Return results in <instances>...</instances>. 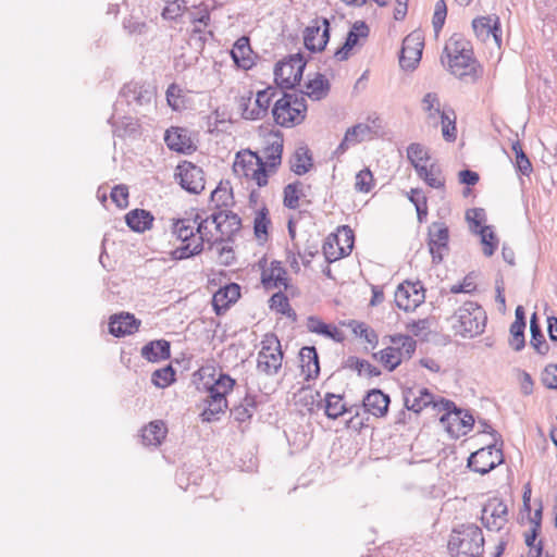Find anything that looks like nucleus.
Segmentation results:
<instances>
[{
    "instance_id": "obj_51",
    "label": "nucleus",
    "mask_w": 557,
    "mask_h": 557,
    "mask_svg": "<svg viewBox=\"0 0 557 557\" xmlns=\"http://www.w3.org/2000/svg\"><path fill=\"white\" fill-rule=\"evenodd\" d=\"M451 114L453 119L447 114L446 111H443V113L440 114L442 124V135L444 139L448 143H453L457 138L455 112L451 111Z\"/></svg>"
},
{
    "instance_id": "obj_20",
    "label": "nucleus",
    "mask_w": 557,
    "mask_h": 557,
    "mask_svg": "<svg viewBox=\"0 0 557 557\" xmlns=\"http://www.w3.org/2000/svg\"><path fill=\"white\" fill-rule=\"evenodd\" d=\"M211 222L215 225V230L224 235H232L239 231L242 226L240 218L232 211H219L211 214Z\"/></svg>"
},
{
    "instance_id": "obj_10",
    "label": "nucleus",
    "mask_w": 557,
    "mask_h": 557,
    "mask_svg": "<svg viewBox=\"0 0 557 557\" xmlns=\"http://www.w3.org/2000/svg\"><path fill=\"white\" fill-rule=\"evenodd\" d=\"M449 230L444 222H433L428 227V247L433 263H441L449 251Z\"/></svg>"
},
{
    "instance_id": "obj_3",
    "label": "nucleus",
    "mask_w": 557,
    "mask_h": 557,
    "mask_svg": "<svg viewBox=\"0 0 557 557\" xmlns=\"http://www.w3.org/2000/svg\"><path fill=\"white\" fill-rule=\"evenodd\" d=\"M307 103L304 94L283 92L272 109L275 123L282 127H293L300 124L306 117Z\"/></svg>"
},
{
    "instance_id": "obj_12",
    "label": "nucleus",
    "mask_w": 557,
    "mask_h": 557,
    "mask_svg": "<svg viewBox=\"0 0 557 557\" xmlns=\"http://www.w3.org/2000/svg\"><path fill=\"white\" fill-rule=\"evenodd\" d=\"M424 37L421 32L414 30L403 40L399 64L403 69L412 71L417 67L422 57Z\"/></svg>"
},
{
    "instance_id": "obj_55",
    "label": "nucleus",
    "mask_w": 557,
    "mask_h": 557,
    "mask_svg": "<svg viewBox=\"0 0 557 557\" xmlns=\"http://www.w3.org/2000/svg\"><path fill=\"white\" fill-rule=\"evenodd\" d=\"M481 240L483 244V252L485 256L490 257L494 253L495 249L498 245V239L496 238L494 232L491 226H482L480 230Z\"/></svg>"
},
{
    "instance_id": "obj_5",
    "label": "nucleus",
    "mask_w": 557,
    "mask_h": 557,
    "mask_svg": "<svg viewBox=\"0 0 557 557\" xmlns=\"http://www.w3.org/2000/svg\"><path fill=\"white\" fill-rule=\"evenodd\" d=\"M283 351L281 342L273 333L264 335L258 354L257 368L267 375H274L282 367Z\"/></svg>"
},
{
    "instance_id": "obj_42",
    "label": "nucleus",
    "mask_w": 557,
    "mask_h": 557,
    "mask_svg": "<svg viewBox=\"0 0 557 557\" xmlns=\"http://www.w3.org/2000/svg\"><path fill=\"white\" fill-rule=\"evenodd\" d=\"M306 95L315 100L322 99L330 89V83L322 74H317L315 78L306 84Z\"/></svg>"
},
{
    "instance_id": "obj_33",
    "label": "nucleus",
    "mask_w": 557,
    "mask_h": 557,
    "mask_svg": "<svg viewBox=\"0 0 557 557\" xmlns=\"http://www.w3.org/2000/svg\"><path fill=\"white\" fill-rule=\"evenodd\" d=\"M313 166L312 154L307 147H298L290 159V170L297 175H304Z\"/></svg>"
},
{
    "instance_id": "obj_47",
    "label": "nucleus",
    "mask_w": 557,
    "mask_h": 557,
    "mask_svg": "<svg viewBox=\"0 0 557 557\" xmlns=\"http://www.w3.org/2000/svg\"><path fill=\"white\" fill-rule=\"evenodd\" d=\"M214 9L213 5L202 1L196 5H193L190 14V22L193 24H201L205 27L211 23V11Z\"/></svg>"
},
{
    "instance_id": "obj_54",
    "label": "nucleus",
    "mask_w": 557,
    "mask_h": 557,
    "mask_svg": "<svg viewBox=\"0 0 557 557\" xmlns=\"http://www.w3.org/2000/svg\"><path fill=\"white\" fill-rule=\"evenodd\" d=\"M227 408V403L207 400V407L200 413L203 422H212L219 419V416Z\"/></svg>"
},
{
    "instance_id": "obj_9",
    "label": "nucleus",
    "mask_w": 557,
    "mask_h": 557,
    "mask_svg": "<svg viewBox=\"0 0 557 557\" xmlns=\"http://www.w3.org/2000/svg\"><path fill=\"white\" fill-rule=\"evenodd\" d=\"M502 448H496V443L472 453L468 459V467L480 474H486L503 463Z\"/></svg>"
},
{
    "instance_id": "obj_48",
    "label": "nucleus",
    "mask_w": 557,
    "mask_h": 557,
    "mask_svg": "<svg viewBox=\"0 0 557 557\" xmlns=\"http://www.w3.org/2000/svg\"><path fill=\"white\" fill-rule=\"evenodd\" d=\"M391 342L398 348L401 360L410 359L417 348L416 341L409 335H395L391 337Z\"/></svg>"
},
{
    "instance_id": "obj_7",
    "label": "nucleus",
    "mask_w": 557,
    "mask_h": 557,
    "mask_svg": "<svg viewBox=\"0 0 557 557\" xmlns=\"http://www.w3.org/2000/svg\"><path fill=\"white\" fill-rule=\"evenodd\" d=\"M441 405L446 411L441 417V423L446 428L447 432L459 437L466 435L474 424V418L468 411L456 407L455 403L442 399Z\"/></svg>"
},
{
    "instance_id": "obj_62",
    "label": "nucleus",
    "mask_w": 557,
    "mask_h": 557,
    "mask_svg": "<svg viewBox=\"0 0 557 557\" xmlns=\"http://www.w3.org/2000/svg\"><path fill=\"white\" fill-rule=\"evenodd\" d=\"M211 201L215 203L216 207H227L230 205V201L233 199L232 190L218 186L212 193H211Z\"/></svg>"
},
{
    "instance_id": "obj_52",
    "label": "nucleus",
    "mask_w": 557,
    "mask_h": 557,
    "mask_svg": "<svg viewBox=\"0 0 557 557\" xmlns=\"http://www.w3.org/2000/svg\"><path fill=\"white\" fill-rule=\"evenodd\" d=\"M270 224L271 221L268 216V209L263 208L258 211L253 222V230L257 239L265 240L268 238V228Z\"/></svg>"
},
{
    "instance_id": "obj_30",
    "label": "nucleus",
    "mask_w": 557,
    "mask_h": 557,
    "mask_svg": "<svg viewBox=\"0 0 557 557\" xmlns=\"http://www.w3.org/2000/svg\"><path fill=\"white\" fill-rule=\"evenodd\" d=\"M447 64L451 73L456 76L476 75L475 60L473 53L459 55L458 59H447Z\"/></svg>"
},
{
    "instance_id": "obj_44",
    "label": "nucleus",
    "mask_w": 557,
    "mask_h": 557,
    "mask_svg": "<svg viewBox=\"0 0 557 557\" xmlns=\"http://www.w3.org/2000/svg\"><path fill=\"white\" fill-rule=\"evenodd\" d=\"M307 329L311 333H317L333 339H336V336L339 334L336 326H331L324 323L315 315H310L307 319Z\"/></svg>"
},
{
    "instance_id": "obj_31",
    "label": "nucleus",
    "mask_w": 557,
    "mask_h": 557,
    "mask_svg": "<svg viewBox=\"0 0 557 557\" xmlns=\"http://www.w3.org/2000/svg\"><path fill=\"white\" fill-rule=\"evenodd\" d=\"M468 53H473L471 44L460 34H454L444 48V54L447 59H458L459 55Z\"/></svg>"
},
{
    "instance_id": "obj_34",
    "label": "nucleus",
    "mask_w": 557,
    "mask_h": 557,
    "mask_svg": "<svg viewBox=\"0 0 557 557\" xmlns=\"http://www.w3.org/2000/svg\"><path fill=\"white\" fill-rule=\"evenodd\" d=\"M172 233L182 243L194 242V238H197L194 215L175 220L172 224Z\"/></svg>"
},
{
    "instance_id": "obj_14",
    "label": "nucleus",
    "mask_w": 557,
    "mask_h": 557,
    "mask_svg": "<svg viewBox=\"0 0 557 557\" xmlns=\"http://www.w3.org/2000/svg\"><path fill=\"white\" fill-rule=\"evenodd\" d=\"M176 177L183 189L190 194H200L205 189V173L191 162L184 161L177 166Z\"/></svg>"
},
{
    "instance_id": "obj_32",
    "label": "nucleus",
    "mask_w": 557,
    "mask_h": 557,
    "mask_svg": "<svg viewBox=\"0 0 557 557\" xmlns=\"http://www.w3.org/2000/svg\"><path fill=\"white\" fill-rule=\"evenodd\" d=\"M211 221V215L208 218H202L198 212L194 214V223L196 231V240L201 242L202 247L208 244L209 249H211L218 242V238H213L212 232L208 227V223ZM222 240V238H220Z\"/></svg>"
},
{
    "instance_id": "obj_58",
    "label": "nucleus",
    "mask_w": 557,
    "mask_h": 557,
    "mask_svg": "<svg viewBox=\"0 0 557 557\" xmlns=\"http://www.w3.org/2000/svg\"><path fill=\"white\" fill-rule=\"evenodd\" d=\"M524 329V324L512 323L510 325L509 345L516 351H520L525 346Z\"/></svg>"
},
{
    "instance_id": "obj_26",
    "label": "nucleus",
    "mask_w": 557,
    "mask_h": 557,
    "mask_svg": "<svg viewBox=\"0 0 557 557\" xmlns=\"http://www.w3.org/2000/svg\"><path fill=\"white\" fill-rule=\"evenodd\" d=\"M283 140L276 138L269 143L261 151L260 159H263L264 170H275L282 162Z\"/></svg>"
},
{
    "instance_id": "obj_18",
    "label": "nucleus",
    "mask_w": 557,
    "mask_h": 557,
    "mask_svg": "<svg viewBox=\"0 0 557 557\" xmlns=\"http://www.w3.org/2000/svg\"><path fill=\"white\" fill-rule=\"evenodd\" d=\"M164 141L171 150L181 153H190L196 149L188 135V131L183 127L168 129L164 135Z\"/></svg>"
},
{
    "instance_id": "obj_25",
    "label": "nucleus",
    "mask_w": 557,
    "mask_h": 557,
    "mask_svg": "<svg viewBox=\"0 0 557 557\" xmlns=\"http://www.w3.org/2000/svg\"><path fill=\"white\" fill-rule=\"evenodd\" d=\"M168 429L162 420L151 421L141 431L143 443L147 446H159L165 438Z\"/></svg>"
},
{
    "instance_id": "obj_22",
    "label": "nucleus",
    "mask_w": 557,
    "mask_h": 557,
    "mask_svg": "<svg viewBox=\"0 0 557 557\" xmlns=\"http://www.w3.org/2000/svg\"><path fill=\"white\" fill-rule=\"evenodd\" d=\"M287 272L280 261H272L269 271H263L261 282L265 288L288 287Z\"/></svg>"
},
{
    "instance_id": "obj_23",
    "label": "nucleus",
    "mask_w": 557,
    "mask_h": 557,
    "mask_svg": "<svg viewBox=\"0 0 557 557\" xmlns=\"http://www.w3.org/2000/svg\"><path fill=\"white\" fill-rule=\"evenodd\" d=\"M251 54L252 50L250 48L249 39L245 36L238 38L231 50L234 63L244 70H248L253 65Z\"/></svg>"
},
{
    "instance_id": "obj_38",
    "label": "nucleus",
    "mask_w": 557,
    "mask_h": 557,
    "mask_svg": "<svg viewBox=\"0 0 557 557\" xmlns=\"http://www.w3.org/2000/svg\"><path fill=\"white\" fill-rule=\"evenodd\" d=\"M270 309L287 317L293 321L297 320V313L290 307L289 300L283 292H277L272 295V297L270 298Z\"/></svg>"
},
{
    "instance_id": "obj_8",
    "label": "nucleus",
    "mask_w": 557,
    "mask_h": 557,
    "mask_svg": "<svg viewBox=\"0 0 557 557\" xmlns=\"http://www.w3.org/2000/svg\"><path fill=\"white\" fill-rule=\"evenodd\" d=\"M234 171L238 175L252 178L259 187L268 184V172L264 170L263 159H260L258 152L237 153Z\"/></svg>"
},
{
    "instance_id": "obj_46",
    "label": "nucleus",
    "mask_w": 557,
    "mask_h": 557,
    "mask_svg": "<svg viewBox=\"0 0 557 557\" xmlns=\"http://www.w3.org/2000/svg\"><path fill=\"white\" fill-rule=\"evenodd\" d=\"M408 199L413 203L417 211L418 221L424 222L428 216V199L422 189L412 188L407 193Z\"/></svg>"
},
{
    "instance_id": "obj_64",
    "label": "nucleus",
    "mask_w": 557,
    "mask_h": 557,
    "mask_svg": "<svg viewBox=\"0 0 557 557\" xmlns=\"http://www.w3.org/2000/svg\"><path fill=\"white\" fill-rule=\"evenodd\" d=\"M542 383L550 389L557 388V364H548L542 373Z\"/></svg>"
},
{
    "instance_id": "obj_49",
    "label": "nucleus",
    "mask_w": 557,
    "mask_h": 557,
    "mask_svg": "<svg viewBox=\"0 0 557 557\" xmlns=\"http://www.w3.org/2000/svg\"><path fill=\"white\" fill-rule=\"evenodd\" d=\"M302 186L301 182L287 184L284 187V199L283 203L288 209H297L299 207V199L305 196L302 190L299 188Z\"/></svg>"
},
{
    "instance_id": "obj_39",
    "label": "nucleus",
    "mask_w": 557,
    "mask_h": 557,
    "mask_svg": "<svg viewBox=\"0 0 557 557\" xmlns=\"http://www.w3.org/2000/svg\"><path fill=\"white\" fill-rule=\"evenodd\" d=\"M344 368L354 370L359 375L366 372L369 377L381 375V370L377 367L356 356H349L344 362Z\"/></svg>"
},
{
    "instance_id": "obj_40",
    "label": "nucleus",
    "mask_w": 557,
    "mask_h": 557,
    "mask_svg": "<svg viewBox=\"0 0 557 557\" xmlns=\"http://www.w3.org/2000/svg\"><path fill=\"white\" fill-rule=\"evenodd\" d=\"M373 357L377 359L388 371H394L400 363V352L397 347L389 346L379 352L373 354Z\"/></svg>"
},
{
    "instance_id": "obj_50",
    "label": "nucleus",
    "mask_w": 557,
    "mask_h": 557,
    "mask_svg": "<svg viewBox=\"0 0 557 557\" xmlns=\"http://www.w3.org/2000/svg\"><path fill=\"white\" fill-rule=\"evenodd\" d=\"M512 151L516 156L515 165L517 170L522 174L529 176L533 171L532 163L525 152L522 149V146L519 140L512 143L511 146Z\"/></svg>"
},
{
    "instance_id": "obj_36",
    "label": "nucleus",
    "mask_w": 557,
    "mask_h": 557,
    "mask_svg": "<svg viewBox=\"0 0 557 557\" xmlns=\"http://www.w3.org/2000/svg\"><path fill=\"white\" fill-rule=\"evenodd\" d=\"M530 332H531V346L540 354L545 355L548 351V344L542 333L541 325L536 313H533L530 319Z\"/></svg>"
},
{
    "instance_id": "obj_43",
    "label": "nucleus",
    "mask_w": 557,
    "mask_h": 557,
    "mask_svg": "<svg viewBox=\"0 0 557 557\" xmlns=\"http://www.w3.org/2000/svg\"><path fill=\"white\" fill-rule=\"evenodd\" d=\"M276 95L277 88L275 87H268L257 92L255 108L259 114V120L263 119L268 114L270 104Z\"/></svg>"
},
{
    "instance_id": "obj_6",
    "label": "nucleus",
    "mask_w": 557,
    "mask_h": 557,
    "mask_svg": "<svg viewBox=\"0 0 557 557\" xmlns=\"http://www.w3.org/2000/svg\"><path fill=\"white\" fill-rule=\"evenodd\" d=\"M355 235L349 226H341L337 234H331L323 243L322 251L329 263L335 262L351 253Z\"/></svg>"
},
{
    "instance_id": "obj_29",
    "label": "nucleus",
    "mask_w": 557,
    "mask_h": 557,
    "mask_svg": "<svg viewBox=\"0 0 557 557\" xmlns=\"http://www.w3.org/2000/svg\"><path fill=\"white\" fill-rule=\"evenodd\" d=\"M507 505L500 498L493 497L484 504L481 510V522L496 521L497 519L507 521Z\"/></svg>"
},
{
    "instance_id": "obj_21",
    "label": "nucleus",
    "mask_w": 557,
    "mask_h": 557,
    "mask_svg": "<svg viewBox=\"0 0 557 557\" xmlns=\"http://www.w3.org/2000/svg\"><path fill=\"white\" fill-rule=\"evenodd\" d=\"M301 372L306 380L315 379L320 373L318 351L314 346H305L299 351Z\"/></svg>"
},
{
    "instance_id": "obj_15",
    "label": "nucleus",
    "mask_w": 557,
    "mask_h": 557,
    "mask_svg": "<svg viewBox=\"0 0 557 557\" xmlns=\"http://www.w3.org/2000/svg\"><path fill=\"white\" fill-rule=\"evenodd\" d=\"M141 322L129 312L113 314L109 320V332L115 337H123L138 331Z\"/></svg>"
},
{
    "instance_id": "obj_4",
    "label": "nucleus",
    "mask_w": 557,
    "mask_h": 557,
    "mask_svg": "<svg viewBox=\"0 0 557 557\" xmlns=\"http://www.w3.org/2000/svg\"><path fill=\"white\" fill-rule=\"evenodd\" d=\"M306 60L301 53L289 55L274 67V79L278 88L293 89L302 78Z\"/></svg>"
},
{
    "instance_id": "obj_53",
    "label": "nucleus",
    "mask_w": 557,
    "mask_h": 557,
    "mask_svg": "<svg viewBox=\"0 0 557 557\" xmlns=\"http://www.w3.org/2000/svg\"><path fill=\"white\" fill-rule=\"evenodd\" d=\"M369 36V27L363 21H357L354 23L351 29L348 32L346 37V46L355 47L360 38H367Z\"/></svg>"
},
{
    "instance_id": "obj_28",
    "label": "nucleus",
    "mask_w": 557,
    "mask_h": 557,
    "mask_svg": "<svg viewBox=\"0 0 557 557\" xmlns=\"http://www.w3.org/2000/svg\"><path fill=\"white\" fill-rule=\"evenodd\" d=\"M418 176L423 180L430 187L435 189H444L445 177L442 174L441 168L432 163L426 165H416Z\"/></svg>"
},
{
    "instance_id": "obj_24",
    "label": "nucleus",
    "mask_w": 557,
    "mask_h": 557,
    "mask_svg": "<svg viewBox=\"0 0 557 557\" xmlns=\"http://www.w3.org/2000/svg\"><path fill=\"white\" fill-rule=\"evenodd\" d=\"M171 345L165 339L151 341L141 348V356L150 361L158 362L170 358Z\"/></svg>"
},
{
    "instance_id": "obj_2",
    "label": "nucleus",
    "mask_w": 557,
    "mask_h": 557,
    "mask_svg": "<svg viewBox=\"0 0 557 557\" xmlns=\"http://www.w3.org/2000/svg\"><path fill=\"white\" fill-rule=\"evenodd\" d=\"M451 320L456 334L471 338L484 332L487 317L478 302L466 301L456 310Z\"/></svg>"
},
{
    "instance_id": "obj_11",
    "label": "nucleus",
    "mask_w": 557,
    "mask_h": 557,
    "mask_svg": "<svg viewBox=\"0 0 557 557\" xmlns=\"http://www.w3.org/2000/svg\"><path fill=\"white\" fill-rule=\"evenodd\" d=\"M425 290L420 281L404 282L399 284L395 290V304L399 309L405 311H413L417 307L424 302Z\"/></svg>"
},
{
    "instance_id": "obj_41",
    "label": "nucleus",
    "mask_w": 557,
    "mask_h": 557,
    "mask_svg": "<svg viewBox=\"0 0 557 557\" xmlns=\"http://www.w3.org/2000/svg\"><path fill=\"white\" fill-rule=\"evenodd\" d=\"M256 406V397L252 395H246L243 401L235 406L231 411L236 421L245 422L252 417Z\"/></svg>"
},
{
    "instance_id": "obj_63",
    "label": "nucleus",
    "mask_w": 557,
    "mask_h": 557,
    "mask_svg": "<svg viewBox=\"0 0 557 557\" xmlns=\"http://www.w3.org/2000/svg\"><path fill=\"white\" fill-rule=\"evenodd\" d=\"M112 201L121 209L128 206V188L126 185H116L111 190Z\"/></svg>"
},
{
    "instance_id": "obj_56",
    "label": "nucleus",
    "mask_w": 557,
    "mask_h": 557,
    "mask_svg": "<svg viewBox=\"0 0 557 557\" xmlns=\"http://www.w3.org/2000/svg\"><path fill=\"white\" fill-rule=\"evenodd\" d=\"M151 381L158 387H166L175 381V371L171 366L158 369L152 373Z\"/></svg>"
},
{
    "instance_id": "obj_17",
    "label": "nucleus",
    "mask_w": 557,
    "mask_h": 557,
    "mask_svg": "<svg viewBox=\"0 0 557 557\" xmlns=\"http://www.w3.org/2000/svg\"><path fill=\"white\" fill-rule=\"evenodd\" d=\"M391 399L389 396L379 388H373L363 398L364 410L376 418L386 416Z\"/></svg>"
},
{
    "instance_id": "obj_16",
    "label": "nucleus",
    "mask_w": 557,
    "mask_h": 557,
    "mask_svg": "<svg viewBox=\"0 0 557 557\" xmlns=\"http://www.w3.org/2000/svg\"><path fill=\"white\" fill-rule=\"evenodd\" d=\"M404 405L405 407L419 413L423 408L437 404L434 403V396L428 388H419L416 389L413 387L407 388L404 391Z\"/></svg>"
},
{
    "instance_id": "obj_59",
    "label": "nucleus",
    "mask_w": 557,
    "mask_h": 557,
    "mask_svg": "<svg viewBox=\"0 0 557 557\" xmlns=\"http://www.w3.org/2000/svg\"><path fill=\"white\" fill-rule=\"evenodd\" d=\"M423 110L428 112L430 119H435L436 115L443 113L441 110L440 98L435 92H428L422 99Z\"/></svg>"
},
{
    "instance_id": "obj_61",
    "label": "nucleus",
    "mask_w": 557,
    "mask_h": 557,
    "mask_svg": "<svg viewBox=\"0 0 557 557\" xmlns=\"http://www.w3.org/2000/svg\"><path fill=\"white\" fill-rule=\"evenodd\" d=\"M252 99V92L249 91L248 96H242L238 101L239 110L242 111V116L245 120H259V114L256 110V108L250 109Z\"/></svg>"
},
{
    "instance_id": "obj_27",
    "label": "nucleus",
    "mask_w": 557,
    "mask_h": 557,
    "mask_svg": "<svg viewBox=\"0 0 557 557\" xmlns=\"http://www.w3.org/2000/svg\"><path fill=\"white\" fill-rule=\"evenodd\" d=\"M153 215L144 209H134L125 215L127 226L134 232L143 233L152 226Z\"/></svg>"
},
{
    "instance_id": "obj_1",
    "label": "nucleus",
    "mask_w": 557,
    "mask_h": 557,
    "mask_svg": "<svg viewBox=\"0 0 557 557\" xmlns=\"http://www.w3.org/2000/svg\"><path fill=\"white\" fill-rule=\"evenodd\" d=\"M451 557H481L484 552V536L478 524H457L447 543Z\"/></svg>"
},
{
    "instance_id": "obj_37",
    "label": "nucleus",
    "mask_w": 557,
    "mask_h": 557,
    "mask_svg": "<svg viewBox=\"0 0 557 557\" xmlns=\"http://www.w3.org/2000/svg\"><path fill=\"white\" fill-rule=\"evenodd\" d=\"M205 248L201 245V242H197L194 238V242L182 243L181 246L176 247L170 252V257L172 260L181 261L195 256L200 255Z\"/></svg>"
},
{
    "instance_id": "obj_19",
    "label": "nucleus",
    "mask_w": 557,
    "mask_h": 557,
    "mask_svg": "<svg viewBox=\"0 0 557 557\" xmlns=\"http://www.w3.org/2000/svg\"><path fill=\"white\" fill-rule=\"evenodd\" d=\"M240 297V287L236 283H230L219 288L212 298V305L218 314L227 310L230 306Z\"/></svg>"
},
{
    "instance_id": "obj_45",
    "label": "nucleus",
    "mask_w": 557,
    "mask_h": 557,
    "mask_svg": "<svg viewBox=\"0 0 557 557\" xmlns=\"http://www.w3.org/2000/svg\"><path fill=\"white\" fill-rule=\"evenodd\" d=\"M495 16L496 15L480 16L473 20L472 27L480 40L485 41L491 37V33H493L495 26Z\"/></svg>"
},
{
    "instance_id": "obj_57",
    "label": "nucleus",
    "mask_w": 557,
    "mask_h": 557,
    "mask_svg": "<svg viewBox=\"0 0 557 557\" xmlns=\"http://www.w3.org/2000/svg\"><path fill=\"white\" fill-rule=\"evenodd\" d=\"M407 158L416 169V165H423L422 162L429 160V154L424 146L413 143L407 148Z\"/></svg>"
},
{
    "instance_id": "obj_60",
    "label": "nucleus",
    "mask_w": 557,
    "mask_h": 557,
    "mask_svg": "<svg viewBox=\"0 0 557 557\" xmlns=\"http://www.w3.org/2000/svg\"><path fill=\"white\" fill-rule=\"evenodd\" d=\"M373 187V175L369 169L359 171L356 175L355 189L360 193H369Z\"/></svg>"
},
{
    "instance_id": "obj_13",
    "label": "nucleus",
    "mask_w": 557,
    "mask_h": 557,
    "mask_svg": "<svg viewBox=\"0 0 557 557\" xmlns=\"http://www.w3.org/2000/svg\"><path fill=\"white\" fill-rule=\"evenodd\" d=\"M330 22L327 18H315L304 32L305 47L312 52L323 51L330 39Z\"/></svg>"
},
{
    "instance_id": "obj_35",
    "label": "nucleus",
    "mask_w": 557,
    "mask_h": 557,
    "mask_svg": "<svg viewBox=\"0 0 557 557\" xmlns=\"http://www.w3.org/2000/svg\"><path fill=\"white\" fill-rule=\"evenodd\" d=\"M324 400V411L326 417L330 419L335 420L344 413L352 411V407L347 408L343 403V397L341 395L327 393Z\"/></svg>"
}]
</instances>
